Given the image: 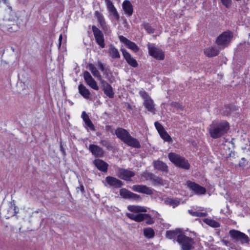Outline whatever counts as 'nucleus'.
Instances as JSON below:
<instances>
[{"label": "nucleus", "instance_id": "obj_1", "mask_svg": "<svg viewBox=\"0 0 250 250\" xmlns=\"http://www.w3.org/2000/svg\"><path fill=\"white\" fill-rule=\"evenodd\" d=\"M229 129L228 122L214 121L210 125L208 131L211 137L216 139L226 133Z\"/></svg>", "mask_w": 250, "mask_h": 250}, {"label": "nucleus", "instance_id": "obj_2", "mask_svg": "<svg viewBox=\"0 0 250 250\" xmlns=\"http://www.w3.org/2000/svg\"><path fill=\"white\" fill-rule=\"evenodd\" d=\"M168 157L169 160L176 166L185 169L189 168L190 165L188 161L179 154L171 152L168 154Z\"/></svg>", "mask_w": 250, "mask_h": 250}, {"label": "nucleus", "instance_id": "obj_3", "mask_svg": "<svg viewBox=\"0 0 250 250\" xmlns=\"http://www.w3.org/2000/svg\"><path fill=\"white\" fill-rule=\"evenodd\" d=\"M232 37L233 34L231 32H224L217 38L216 43L223 48L226 47L229 44Z\"/></svg>", "mask_w": 250, "mask_h": 250}, {"label": "nucleus", "instance_id": "obj_4", "mask_svg": "<svg viewBox=\"0 0 250 250\" xmlns=\"http://www.w3.org/2000/svg\"><path fill=\"white\" fill-rule=\"evenodd\" d=\"M230 238L235 241L241 244H248L250 241L249 237L245 233L235 229H231L229 232Z\"/></svg>", "mask_w": 250, "mask_h": 250}, {"label": "nucleus", "instance_id": "obj_5", "mask_svg": "<svg viewBox=\"0 0 250 250\" xmlns=\"http://www.w3.org/2000/svg\"><path fill=\"white\" fill-rule=\"evenodd\" d=\"M176 241L180 245L183 250H190L194 243L193 239L188 237L183 233L182 235L178 236Z\"/></svg>", "mask_w": 250, "mask_h": 250}, {"label": "nucleus", "instance_id": "obj_6", "mask_svg": "<svg viewBox=\"0 0 250 250\" xmlns=\"http://www.w3.org/2000/svg\"><path fill=\"white\" fill-rule=\"evenodd\" d=\"M147 47L148 49V53L150 56L159 60H162L164 59V53L161 49L156 47L154 44L150 43H148Z\"/></svg>", "mask_w": 250, "mask_h": 250}, {"label": "nucleus", "instance_id": "obj_7", "mask_svg": "<svg viewBox=\"0 0 250 250\" xmlns=\"http://www.w3.org/2000/svg\"><path fill=\"white\" fill-rule=\"evenodd\" d=\"M142 97L144 100V105L147 110L153 114H155V108L153 100L146 92L141 93Z\"/></svg>", "mask_w": 250, "mask_h": 250}, {"label": "nucleus", "instance_id": "obj_8", "mask_svg": "<svg viewBox=\"0 0 250 250\" xmlns=\"http://www.w3.org/2000/svg\"><path fill=\"white\" fill-rule=\"evenodd\" d=\"M187 187L192 190L195 194L203 195L206 192V189L205 188L191 181H188L187 183Z\"/></svg>", "mask_w": 250, "mask_h": 250}, {"label": "nucleus", "instance_id": "obj_9", "mask_svg": "<svg viewBox=\"0 0 250 250\" xmlns=\"http://www.w3.org/2000/svg\"><path fill=\"white\" fill-rule=\"evenodd\" d=\"M92 30L96 42L102 48H104L105 46L104 40V35L102 32L95 26H92Z\"/></svg>", "mask_w": 250, "mask_h": 250}, {"label": "nucleus", "instance_id": "obj_10", "mask_svg": "<svg viewBox=\"0 0 250 250\" xmlns=\"http://www.w3.org/2000/svg\"><path fill=\"white\" fill-rule=\"evenodd\" d=\"M94 16L97 19L98 22L101 26V27L105 31V33L110 32L109 27L106 24L103 15L98 11L94 13Z\"/></svg>", "mask_w": 250, "mask_h": 250}, {"label": "nucleus", "instance_id": "obj_11", "mask_svg": "<svg viewBox=\"0 0 250 250\" xmlns=\"http://www.w3.org/2000/svg\"><path fill=\"white\" fill-rule=\"evenodd\" d=\"M131 189L134 191L146 194L147 195H151L153 194L154 191L152 188L145 185H133Z\"/></svg>", "mask_w": 250, "mask_h": 250}, {"label": "nucleus", "instance_id": "obj_12", "mask_svg": "<svg viewBox=\"0 0 250 250\" xmlns=\"http://www.w3.org/2000/svg\"><path fill=\"white\" fill-rule=\"evenodd\" d=\"M119 39L121 42L124 43L128 48L134 52L136 53L139 51V47L134 42L129 41L127 38L122 35L119 36Z\"/></svg>", "mask_w": 250, "mask_h": 250}, {"label": "nucleus", "instance_id": "obj_13", "mask_svg": "<svg viewBox=\"0 0 250 250\" xmlns=\"http://www.w3.org/2000/svg\"><path fill=\"white\" fill-rule=\"evenodd\" d=\"M84 79L88 85L91 88L98 90L99 88L96 82L92 78L91 74L88 71H85L83 74Z\"/></svg>", "mask_w": 250, "mask_h": 250}, {"label": "nucleus", "instance_id": "obj_14", "mask_svg": "<svg viewBox=\"0 0 250 250\" xmlns=\"http://www.w3.org/2000/svg\"><path fill=\"white\" fill-rule=\"evenodd\" d=\"M123 56L127 63L133 67H137L138 63L136 60L125 49H121Z\"/></svg>", "mask_w": 250, "mask_h": 250}, {"label": "nucleus", "instance_id": "obj_15", "mask_svg": "<svg viewBox=\"0 0 250 250\" xmlns=\"http://www.w3.org/2000/svg\"><path fill=\"white\" fill-rule=\"evenodd\" d=\"M188 212L193 216L205 217L208 215V213L205 210L204 208L201 207H197L196 208H193L189 209Z\"/></svg>", "mask_w": 250, "mask_h": 250}, {"label": "nucleus", "instance_id": "obj_16", "mask_svg": "<svg viewBox=\"0 0 250 250\" xmlns=\"http://www.w3.org/2000/svg\"><path fill=\"white\" fill-rule=\"evenodd\" d=\"M101 83L104 93L109 98H112L114 96V92L111 85L104 80H102Z\"/></svg>", "mask_w": 250, "mask_h": 250}, {"label": "nucleus", "instance_id": "obj_17", "mask_svg": "<svg viewBox=\"0 0 250 250\" xmlns=\"http://www.w3.org/2000/svg\"><path fill=\"white\" fill-rule=\"evenodd\" d=\"M120 193L121 196L125 199L137 200L140 198V196L135 193H132L125 188L120 189Z\"/></svg>", "mask_w": 250, "mask_h": 250}, {"label": "nucleus", "instance_id": "obj_18", "mask_svg": "<svg viewBox=\"0 0 250 250\" xmlns=\"http://www.w3.org/2000/svg\"><path fill=\"white\" fill-rule=\"evenodd\" d=\"M126 215L129 219L136 222H141L148 217V214L143 213H126Z\"/></svg>", "mask_w": 250, "mask_h": 250}, {"label": "nucleus", "instance_id": "obj_19", "mask_svg": "<svg viewBox=\"0 0 250 250\" xmlns=\"http://www.w3.org/2000/svg\"><path fill=\"white\" fill-rule=\"evenodd\" d=\"M82 118L84 122V127L87 130H90L92 131L95 130V127L89 119L88 115H87L85 111H83L82 114Z\"/></svg>", "mask_w": 250, "mask_h": 250}, {"label": "nucleus", "instance_id": "obj_20", "mask_svg": "<svg viewBox=\"0 0 250 250\" xmlns=\"http://www.w3.org/2000/svg\"><path fill=\"white\" fill-rule=\"evenodd\" d=\"M122 7L124 11L125 14L128 17H130L132 15L133 8L132 4L128 0H125L122 4Z\"/></svg>", "mask_w": 250, "mask_h": 250}, {"label": "nucleus", "instance_id": "obj_21", "mask_svg": "<svg viewBox=\"0 0 250 250\" xmlns=\"http://www.w3.org/2000/svg\"><path fill=\"white\" fill-rule=\"evenodd\" d=\"M119 177L125 180H130L131 178L134 176V172L127 169H122L119 171Z\"/></svg>", "mask_w": 250, "mask_h": 250}, {"label": "nucleus", "instance_id": "obj_22", "mask_svg": "<svg viewBox=\"0 0 250 250\" xmlns=\"http://www.w3.org/2000/svg\"><path fill=\"white\" fill-rule=\"evenodd\" d=\"M89 150L93 155L95 157H102L104 154L103 149L100 146L95 145H90L89 146Z\"/></svg>", "mask_w": 250, "mask_h": 250}, {"label": "nucleus", "instance_id": "obj_23", "mask_svg": "<svg viewBox=\"0 0 250 250\" xmlns=\"http://www.w3.org/2000/svg\"><path fill=\"white\" fill-rule=\"evenodd\" d=\"M105 181L110 187L120 188L122 186V182L120 180L112 176L106 177Z\"/></svg>", "mask_w": 250, "mask_h": 250}, {"label": "nucleus", "instance_id": "obj_24", "mask_svg": "<svg viewBox=\"0 0 250 250\" xmlns=\"http://www.w3.org/2000/svg\"><path fill=\"white\" fill-rule=\"evenodd\" d=\"M116 136L124 142L130 135L129 132L125 129L118 128L115 131Z\"/></svg>", "mask_w": 250, "mask_h": 250}, {"label": "nucleus", "instance_id": "obj_25", "mask_svg": "<svg viewBox=\"0 0 250 250\" xmlns=\"http://www.w3.org/2000/svg\"><path fill=\"white\" fill-rule=\"evenodd\" d=\"M125 144L127 145L128 146L139 148L141 147V145L139 141L136 138H133L130 135L124 142Z\"/></svg>", "mask_w": 250, "mask_h": 250}, {"label": "nucleus", "instance_id": "obj_26", "mask_svg": "<svg viewBox=\"0 0 250 250\" xmlns=\"http://www.w3.org/2000/svg\"><path fill=\"white\" fill-rule=\"evenodd\" d=\"M183 234L182 230L180 229H176L175 230H167L166 232V237L171 239L176 238H178V236L182 235Z\"/></svg>", "mask_w": 250, "mask_h": 250}, {"label": "nucleus", "instance_id": "obj_27", "mask_svg": "<svg viewBox=\"0 0 250 250\" xmlns=\"http://www.w3.org/2000/svg\"><path fill=\"white\" fill-rule=\"evenodd\" d=\"M153 166L156 169L163 172H167L168 171L167 166L161 161H154L153 162Z\"/></svg>", "mask_w": 250, "mask_h": 250}, {"label": "nucleus", "instance_id": "obj_28", "mask_svg": "<svg viewBox=\"0 0 250 250\" xmlns=\"http://www.w3.org/2000/svg\"><path fill=\"white\" fill-rule=\"evenodd\" d=\"M94 165L99 170L103 172H106L107 170L108 164L102 160L96 159Z\"/></svg>", "mask_w": 250, "mask_h": 250}, {"label": "nucleus", "instance_id": "obj_29", "mask_svg": "<svg viewBox=\"0 0 250 250\" xmlns=\"http://www.w3.org/2000/svg\"><path fill=\"white\" fill-rule=\"evenodd\" d=\"M219 52V50L214 46L209 47L204 50L205 54L208 57L216 56Z\"/></svg>", "mask_w": 250, "mask_h": 250}, {"label": "nucleus", "instance_id": "obj_30", "mask_svg": "<svg viewBox=\"0 0 250 250\" xmlns=\"http://www.w3.org/2000/svg\"><path fill=\"white\" fill-rule=\"evenodd\" d=\"M79 92L85 99H88L90 97V92L89 90L83 84H80L78 86Z\"/></svg>", "mask_w": 250, "mask_h": 250}, {"label": "nucleus", "instance_id": "obj_31", "mask_svg": "<svg viewBox=\"0 0 250 250\" xmlns=\"http://www.w3.org/2000/svg\"><path fill=\"white\" fill-rule=\"evenodd\" d=\"M127 209L133 212H145L146 211V209L143 207L139 206L129 205L127 207Z\"/></svg>", "mask_w": 250, "mask_h": 250}, {"label": "nucleus", "instance_id": "obj_32", "mask_svg": "<svg viewBox=\"0 0 250 250\" xmlns=\"http://www.w3.org/2000/svg\"><path fill=\"white\" fill-rule=\"evenodd\" d=\"M108 52L109 56L113 59H119L120 58V55L118 49L112 45L110 46Z\"/></svg>", "mask_w": 250, "mask_h": 250}, {"label": "nucleus", "instance_id": "obj_33", "mask_svg": "<svg viewBox=\"0 0 250 250\" xmlns=\"http://www.w3.org/2000/svg\"><path fill=\"white\" fill-rule=\"evenodd\" d=\"M89 70L91 71L92 75L97 79V80L101 81L102 80L100 73L93 64H90L89 65Z\"/></svg>", "mask_w": 250, "mask_h": 250}, {"label": "nucleus", "instance_id": "obj_34", "mask_svg": "<svg viewBox=\"0 0 250 250\" xmlns=\"http://www.w3.org/2000/svg\"><path fill=\"white\" fill-rule=\"evenodd\" d=\"M204 223L213 228L220 227V224L217 221L210 218H205L203 220Z\"/></svg>", "mask_w": 250, "mask_h": 250}, {"label": "nucleus", "instance_id": "obj_35", "mask_svg": "<svg viewBox=\"0 0 250 250\" xmlns=\"http://www.w3.org/2000/svg\"><path fill=\"white\" fill-rule=\"evenodd\" d=\"M180 200L178 198H167L166 200V204L172 206L173 208L180 205Z\"/></svg>", "mask_w": 250, "mask_h": 250}, {"label": "nucleus", "instance_id": "obj_36", "mask_svg": "<svg viewBox=\"0 0 250 250\" xmlns=\"http://www.w3.org/2000/svg\"><path fill=\"white\" fill-rule=\"evenodd\" d=\"M144 236L148 239H151L154 237L155 235V232L151 228H146L143 230Z\"/></svg>", "mask_w": 250, "mask_h": 250}, {"label": "nucleus", "instance_id": "obj_37", "mask_svg": "<svg viewBox=\"0 0 250 250\" xmlns=\"http://www.w3.org/2000/svg\"><path fill=\"white\" fill-rule=\"evenodd\" d=\"M152 184L154 185H164L166 183V182L164 180H163L162 178H160L158 176H156L155 175H153V177L151 180Z\"/></svg>", "mask_w": 250, "mask_h": 250}, {"label": "nucleus", "instance_id": "obj_38", "mask_svg": "<svg viewBox=\"0 0 250 250\" xmlns=\"http://www.w3.org/2000/svg\"><path fill=\"white\" fill-rule=\"evenodd\" d=\"M154 174L152 173L145 171L142 174V178L144 180H150L151 181Z\"/></svg>", "mask_w": 250, "mask_h": 250}, {"label": "nucleus", "instance_id": "obj_39", "mask_svg": "<svg viewBox=\"0 0 250 250\" xmlns=\"http://www.w3.org/2000/svg\"><path fill=\"white\" fill-rule=\"evenodd\" d=\"M171 106L173 108V111L176 112L179 110H182L183 107L182 105L176 102H173L171 104Z\"/></svg>", "mask_w": 250, "mask_h": 250}, {"label": "nucleus", "instance_id": "obj_40", "mask_svg": "<svg viewBox=\"0 0 250 250\" xmlns=\"http://www.w3.org/2000/svg\"><path fill=\"white\" fill-rule=\"evenodd\" d=\"M159 134L161 136V138H163L166 141L169 142L171 140L170 136L165 131V130L159 133Z\"/></svg>", "mask_w": 250, "mask_h": 250}, {"label": "nucleus", "instance_id": "obj_41", "mask_svg": "<svg viewBox=\"0 0 250 250\" xmlns=\"http://www.w3.org/2000/svg\"><path fill=\"white\" fill-rule=\"evenodd\" d=\"M104 2L108 11H110L115 8V6L113 4L112 2L110 0H104Z\"/></svg>", "mask_w": 250, "mask_h": 250}, {"label": "nucleus", "instance_id": "obj_42", "mask_svg": "<svg viewBox=\"0 0 250 250\" xmlns=\"http://www.w3.org/2000/svg\"><path fill=\"white\" fill-rule=\"evenodd\" d=\"M144 27L146 29V30L148 33H152L154 32L153 29L152 28V27L150 26V25L147 23H144Z\"/></svg>", "mask_w": 250, "mask_h": 250}, {"label": "nucleus", "instance_id": "obj_43", "mask_svg": "<svg viewBox=\"0 0 250 250\" xmlns=\"http://www.w3.org/2000/svg\"><path fill=\"white\" fill-rule=\"evenodd\" d=\"M109 12L110 13V14L113 16V17L116 21L119 20L120 16L117 12V11L116 8Z\"/></svg>", "mask_w": 250, "mask_h": 250}, {"label": "nucleus", "instance_id": "obj_44", "mask_svg": "<svg viewBox=\"0 0 250 250\" xmlns=\"http://www.w3.org/2000/svg\"><path fill=\"white\" fill-rule=\"evenodd\" d=\"M154 125L159 133L165 130L163 126L158 122H155Z\"/></svg>", "mask_w": 250, "mask_h": 250}, {"label": "nucleus", "instance_id": "obj_45", "mask_svg": "<svg viewBox=\"0 0 250 250\" xmlns=\"http://www.w3.org/2000/svg\"><path fill=\"white\" fill-rule=\"evenodd\" d=\"M222 4L227 8H229L232 4L231 0H221Z\"/></svg>", "mask_w": 250, "mask_h": 250}, {"label": "nucleus", "instance_id": "obj_46", "mask_svg": "<svg viewBox=\"0 0 250 250\" xmlns=\"http://www.w3.org/2000/svg\"><path fill=\"white\" fill-rule=\"evenodd\" d=\"M98 67L99 69L100 70H101L102 71H104V65L103 64V63L101 62H98Z\"/></svg>", "mask_w": 250, "mask_h": 250}, {"label": "nucleus", "instance_id": "obj_47", "mask_svg": "<svg viewBox=\"0 0 250 250\" xmlns=\"http://www.w3.org/2000/svg\"><path fill=\"white\" fill-rule=\"evenodd\" d=\"M221 243L223 245H225L227 247H229L231 243L229 241L226 240H222L221 241Z\"/></svg>", "mask_w": 250, "mask_h": 250}, {"label": "nucleus", "instance_id": "obj_48", "mask_svg": "<svg viewBox=\"0 0 250 250\" xmlns=\"http://www.w3.org/2000/svg\"><path fill=\"white\" fill-rule=\"evenodd\" d=\"M146 219H147L146 221V223L147 224H149V225H151V224H152L153 223H154V221H153V220L150 217L149 215H148V217L147 218H146Z\"/></svg>", "mask_w": 250, "mask_h": 250}, {"label": "nucleus", "instance_id": "obj_49", "mask_svg": "<svg viewBox=\"0 0 250 250\" xmlns=\"http://www.w3.org/2000/svg\"><path fill=\"white\" fill-rule=\"evenodd\" d=\"M62 40V35L61 34L60 35L59 39L60 45H61V44Z\"/></svg>", "mask_w": 250, "mask_h": 250}, {"label": "nucleus", "instance_id": "obj_50", "mask_svg": "<svg viewBox=\"0 0 250 250\" xmlns=\"http://www.w3.org/2000/svg\"><path fill=\"white\" fill-rule=\"evenodd\" d=\"M3 2L5 4L7 3V0H0V3Z\"/></svg>", "mask_w": 250, "mask_h": 250}, {"label": "nucleus", "instance_id": "obj_51", "mask_svg": "<svg viewBox=\"0 0 250 250\" xmlns=\"http://www.w3.org/2000/svg\"><path fill=\"white\" fill-rule=\"evenodd\" d=\"M80 190H81V191L82 192L83 191L84 188H83V186L80 187Z\"/></svg>", "mask_w": 250, "mask_h": 250}, {"label": "nucleus", "instance_id": "obj_52", "mask_svg": "<svg viewBox=\"0 0 250 250\" xmlns=\"http://www.w3.org/2000/svg\"><path fill=\"white\" fill-rule=\"evenodd\" d=\"M61 150H62V152H63V153L64 154L65 152H64V151L63 150H62V146L61 147Z\"/></svg>", "mask_w": 250, "mask_h": 250}, {"label": "nucleus", "instance_id": "obj_53", "mask_svg": "<svg viewBox=\"0 0 250 250\" xmlns=\"http://www.w3.org/2000/svg\"><path fill=\"white\" fill-rule=\"evenodd\" d=\"M229 250H232V248H229Z\"/></svg>", "mask_w": 250, "mask_h": 250}, {"label": "nucleus", "instance_id": "obj_54", "mask_svg": "<svg viewBox=\"0 0 250 250\" xmlns=\"http://www.w3.org/2000/svg\"><path fill=\"white\" fill-rule=\"evenodd\" d=\"M219 233H220V232H219V231H218V232H217V234L219 235Z\"/></svg>", "mask_w": 250, "mask_h": 250}]
</instances>
